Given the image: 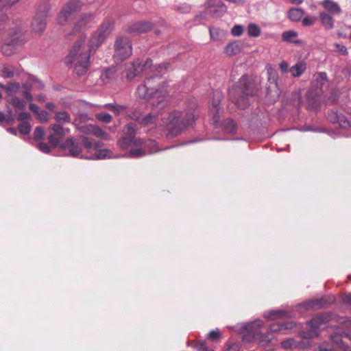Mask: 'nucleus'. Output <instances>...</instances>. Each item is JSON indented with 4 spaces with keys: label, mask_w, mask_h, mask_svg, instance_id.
Instances as JSON below:
<instances>
[{
    "label": "nucleus",
    "mask_w": 351,
    "mask_h": 351,
    "mask_svg": "<svg viewBox=\"0 0 351 351\" xmlns=\"http://www.w3.org/2000/svg\"><path fill=\"white\" fill-rule=\"evenodd\" d=\"M31 118V115L29 113L27 112H23L19 114L17 117V120L19 121H24V120H28Z\"/></svg>",
    "instance_id": "0e129e2a"
},
{
    "label": "nucleus",
    "mask_w": 351,
    "mask_h": 351,
    "mask_svg": "<svg viewBox=\"0 0 351 351\" xmlns=\"http://www.w3.org/2000/svg\"><path fill=\"white\" fill-rule=\"evenodd\" d=\"M335 46L341 55H346L348 53L347 48L345 46L339 44H335Z\"/></svg>",
    "instance_id": "69168bd1"
},
{
    "label": "nucleus",
    "mask_w": 351,
    "mask_h": 351,
    "mask_svg": "<svg viewBox=\"0 0 351 351\" xmlns=\"http://www.w3.org/2000/svg\"><path fill=\"white\" fill-rule=\"evenodd\" d=\"M124 136L119 141V145L122 149L138 147L142 144V140L136 138V129L133 123H128L123 130Z\"/></svg>",
    "instance_id": "1a4fd4ad"
},
{
    "label": "nucleus",
    "mask_w": 351,
    "mask_h": 351,
    "mask_svg": "<svg viewBox=\"0 0 351 351\" xmlns=\"http://www.w3.org/2000/svg\"><path fill=\"white\" fill-rule=\"evenodd\" d=\"M223 95L220 91H215L213 93V100L212 102V108L210 111L213 112V121L217 125L219 121V104L222 100Z\"/></svg>",
    "instance_id": "a211bd4d"
},
{
    "label": "nucleus",
    "mask_w": 351,
    "mask_h": 351,
    "mask_svg": "<svg viewBox=\"0 0 351 351\" xmlns=\"http://www.w3.org/2000/svg\"><path fill=\"white\" fill-rule=\"evenodd\" d=\"M95 16L93 14H86L82 16L81 19L74 25L73 33L80 32L86 27H90L94 23Z\"/></svg>",
    "instance_id": "f3484780"
},
{
    "label": "nucleus",
    "mask_w": 351,
    "mask_h": 351,
    "mask_svg": "<svg viewBox=\"0 0 351 351\" xmlns=\"http://www.w3.org/2000/svg\"><path fill=\"white\" fill-rule=\"evenodd\" d=\"M49 134L48 136L51 147H56L60 140L65 136L66 133L62 125L59 124H51L49 128Z\"/></svg>",
    "instance_id": "ddd939ff"
},
{
    "label": "nucleus",
    "mask_w": 351,
    "mask_h": 351,
    "mask_svg": "<svg viewBox=\"0 0 351 351\" xmlns=\"http://www.w3.org/2000/svg\"><path fill=\"white\" fill-rule=\"evenodd\" d=\"M49 10V7L45 5L43 10L40 9L36 12L31 25L34 32L40 34L45 30Z\"/></svg>",
    "instance_id": "f8f14e48"
},
{
    "label": "nucleus",
    "mask_w": 351,
    "mask_h": 351,
    "mask_svg": "<svg viewBox=\"0 0 351 351\" xmlns=\"http://www.w3.org/2000/svg\"><path fill=\"white\" fill-rule=\"evenodd\" d=\"M263 324L262 320L257 319L253 322L247 323L244 328L246 330V337L249 336L254 341H258L262 346H265L271 341V337L270 335L262 333L261 326Z\"/></svg>",
    "instance_id": "423d86ee"
},
{
    "label": "nucleus",
    "mask_w": 351,
    "mask_h": 351,
    "mask_svg": "<svg viewBox=\"0 0 351 351\" xmlns=\"http://www.w3.org/2000/svg\"><path fill=\"white\" fill-rule=\"evenodd\" d=\"M196 348L199 351H213L212 349H210L206 346L204 342H199L197 343Z\"/></svg>",
    "instance_id": "e2e57ef3"
},
{
    "label": "nucleus",
    "mask_w": 351,
    "mask_h": 351,
    "mask_svg": "<svg viewBox=\"0 0 351 351\" xmlns=\"http://www.w3.org/2000/svg\"><path fill=\"white\" fill-rule=\"evenodd\" d=\"M22 95L23 96V97L27 100V101H32L33 99V97L30 93V90L29 89H27V90H23L22 92Z\"/></svg>",
    "instance_id": "338daca9"
},
{
    "label": "nucleus",
    "mask_w": 351,
    "mask_h": 351,
    "mask_svg": "<svg viewBox=\"0 0 351 351\" xmlns=\"http://www.w3.org/2000/svg\"><path fill=\"white\" fill-rule=\"evenodd\" d=\"M306 69V64L304 61H298L289 69V72L293 77H298L302 75Z\"/></svg>",
    "instance_id": "bb28decb"
},
{
    "label": "nucleus",
    "mask_w": 351,
    "mask_h": 351,
    "mask_svg": "<svg viewBox=\"0 0 351 351\" xmlns=\"http://www.w3.org/2000/svg\"><path fill=\"white\" fill-rule=\"evenodd\" d=\"M54 119L57 122L56 124L62 125L70 123L71 121V117L68 112L62 110L55 112Z\"/></svg>",
    "instance_id": "c85d7f7f"
},
{
    "label": "nucleus",
    "mask_w": 351,
    "mask_h": 351,
    "mask_svg": "<svg viewBox=\"0 0 351 351\" xmlns=\"http://www.w3.org/2000/svg\"><path fill=\"white\" fill-rule=\"evenodd\" d=\"M196 114L194 110L189 109L183 113L173 110L162 118V121L168 128V135L176 136L184 132L195 121Z\"/></svg>",
    "instance_id": "7ed1b4c3"
},
{
    "label": "nucleus",
    "mask_w": 351,
    "mask_h": 351,
    "mask_svg": "<svg viewBox=\"0 0 351 351\" xmlns=\"http://www.w3.org/2000/svg\"><path fill=\"white\" fill-rule=\"evenodd\" d=\"M152 28V24L147 21H139L132 24L129 29L131 32L136 33H146L150 31Z\"/></svg>",
    "instance_id": "4be33fe9"
},
{
    "label": "nucleus",
    "mask_w": 351,
    "mask_h": 351,
    "mask_svg": "<svg viewBox=\"0 0 351 351\" xmlns=\"http://www.w3.org/2000/svg\"><path fill=\"white\" fill-rule=\"evenodd\" d=\"M19 0H0V10L5 7H10Z\"/></svg>",
    "instance_id": "603ef678"
},
{
    "label": "nucleus",
    "mask_w": 351,
    "mask_h": 351,
    "mask_svg": "<svg viewBox=\"0 0 351 351\" xmlns=\"http://www.w3.org/2000/svg\"><path fill=\"white\" fill-rule=\"evenodd\" d=\"M316 18L313 16H306L302 19V24L304 26L313 25L316 21Z\"/></svg>",
    "instance_id": "3c124183"
},
{
    "label": "nucleus",
    "mask_w": 351,
    "mask_h": 351,
    "mask_svg": "<svg viewBox=\"0 0 351 351\" xmlns=\"http://www.w3.org/2000/svg\"><path fill=\"white\" fill-rule=\"evenodd\" d=\"M19 130L23 134H28L31 130V125L27 121L21 122L19 125Z\"/></svg>",
    "instance_id": "a18cd8bd"
},
{
    "label": "nucleus",
    "mask_w": 351,
    "mask_h": 351,
    "mask_svg": "<svg viewBox=\"0 0 351 351\" xmlns=\"http://www.w3.org/2000/svg\"><path fill=\"white\" fill-rule=\"evenodd\" d=\"M92 131H93V134L97 137L103 138L106 140L109 139L108 134L99 128L94 126V129Z\"/></svg>",
    "instance_id": "c03bdc74"
},
{
    "label": "nucleus",
    "mask_w": 351,
    "mask_h": 351,
    "mask_svg": "<svg viewBox=\"0 0 351 351\" xmlns=\"http://www.w3.org/2000/svg\"><path fill=\"white\" fill-rule=\"evenodd\" d=\"M293 315L291 312L282 310H274L264 313V317L268 319H275L282 317H291Z\"/></svg>",
    "instance_id": "5701e85b"
},
{
    "label": "nucleus",
    "mask_w": 351,
    "mask_h": 351,
    "mask_svg": "<svg viewBox=\"0 0 351 351\" xmlns=\"http://www.w3.org/2000/svg\"><path fill=\"white\" fill-rule=\"evenodd\" d=\"M96 152L93 156H89L87 158L89 160H102L106 158H112V153L108 149H96Z\"/></svg>",
    "instance_id": "c756f323"
},
{
    "label": "nucleus",
    "mask_w": 351,
    "mask_h": 351,
    "mask_svg": "<svg viewBox=\"0 0 351 351\" xmlns=\"http://www.w3.org/2000/svg\"><path fill=\"white\" fill-rule=\"evenodd\" d=\"M221 337V334L218 329L213 330L208 333V339L211 341H217Z\"/></svg>",
    "instance_id": "864d4df0"
},
{
    "label": "nucleus",
    "mask_w": 351,
    "mask_h": 351,
    "mask_svg": "<svg viewBox=\"0 0 351 351\" xmlns=\"http://www.w3.org/2000/svg\"><path fill=\"white\" fill-rule=\"evenodd\" d=\"M82 3L79 0L69 1L60 10L57 20L58 24L65 25L72 20L75 14L82 8Z\"/></svg>",
    "instance_id": "0eeeda50"
},
{
    "label": "nucleus",
    "mask_w": 351,
    "mask_h": 351,
    "mask_svg": "<svg viewBox=\"0 0 351 351\" xmlns=\"http://www.w3.org/2000/svg\"><path fill=\"white\" fill-rule=\"evenodd\" d=\"M320 5L324 8L325 12L332 16H339L342 13L339 5L333 0H324L320 3Z\"/></svg>",
    "instance_id": "aec40b11"
},
{
    "label": "nucleus",
    "mask_w": 351,
    "mask_h": 351,
    "mask_svg": "<svg viewBox=\"0 0 351 351\" xmlns=\"http://www.w3.org/2000/svg\"><path fill=\"white\" fill-rule=\"evenodd\" d=\"M7 112L8 117L6 119L4 113L0 111V121H3L6 119L8 123L12 124L13 121L15 120L16 115L14 113L13 110L10 108H8Z\"/></svg>",
    "instance_id": "58836bf2"
},
{
    "label": "nucleus",
    "mask_w": 351,
    "mask_h": 351,
    "mask_svg": "<svg viewBox=\"0 0 351 351\" xmlns=\"http://www.w3.org/2000/svg\"><path fill=\"white\" fill-rule=\"evenodd\" d=\"M37 148L45 154L50 152V147L45 143H40L37 145Z\"/></svg>",
    "instance_id": "5fc2aeb1"
},
{
    "label": "nucleus",
    "mask_w": 351,
    "mask_h": 351,
    "mask_svg": "<svg viewBox=\"0 0 351 351\" xmlns=\"http://www.w3.org/2000/svg\"><path fill=\"white\" fill-rule=\"evenodd\" d=\"M239 344L237 343H228L227 344L226 351H239Z\"/></svg>",
    "instance_id": "6e6d98bb"
},
{
    "label": "nucleus",
    "mask_w": 351,
    "mask_h": 351,
    "mask_svg": "<svg viewBox=\"0 0 351 351\" xmlns=\"http://www.w3.org/2000/svg\"><path fill=\"white\" fill-rule=\"evenodd\" d=\"M334 301L335 299L333 296H324L321 298L306 301L301 306L306 310L319 309L324 307L326 304L332 303Z\"/></svg>",
    "instance_id": "4468645a"
},
{
    "label": "nucleus",
    "mask_w": 351,
    "mask_h": 351,
    "mask_svg": "<svg viewBox=\"0 0 351 351\" xmlns=\"http://www.w3.org/2000/svg\"><path fill=\"white\" fill-rule=\"evenodd\" d=\"M243 32V27L241 25H236L231 29V33L234 36H240Z\"/></svg>",
    "instance_id": "8fccbe9b"
},
{
    "label": "nucleus",
    "mask_w": 351,
    "mask_h": 351,
    "mask_svg": "<svg viewBox=\"0 0 351 351\" xmlns=\"http://www.w3.org/2000/svg\"><path fill=\"white\" fill-rule=\"evenodd\" d=\"M113 28V21L108 19H106L92 36L89 41L88 49H85V38H82L75 43L66 58V63L67 65H73L74 71L77 75H83L87 72L90 54L104 42Z\"/></svg>",
    "instance_id": "f03ea898"
},
{
    "label": "nucleus",
    "mask_w": 351,
    "mask_h": 351,
    "mask_svg": "<svg viewBox=\"0 0 351 351\" xmlns=\"http://www.w3.org/2000/svg\"><path fill=\"white\" fill-rule=\"evenodd\" d=\"M328 321V316L321 314L313 317L308 322V328L302 332V336L305 339H311L317 337L319 334V330L322 328Z\"/></svg>",
    "instance_id": "9d476101"
},
{
    "label": "nucleus",
    "mask_w": 351,
    "mask_h": 351,
    "mask_svg": "<svg viewBox=\"0 0 351 351\" xmlns=\"http://www.w3.org/2000/svg\"><path fill=\"white\" fill-rule=\"evenodd\" d=\"M1 88L5 89L8 92L9 95H10L12 93H16L19 90L20 86L19 83H10L5 86L1 84Z\"/></svg>",
    "instance_id": "79ce46f5"
},
{
    "label": "nucleus",
    "mask_w": 351,
    "mask_h": 351,
    "mask_svg": "<svg viewBox=\"0 0 351 351\" xmlns=\"http://www.w3.org/2000/svg\"><path fill=\"white\" fill-rule=\"evenodd\" d=\"M25 38L21 27L14 28L10 34V40L1 47L2 53L5 56H11L15 53L19 47L25 42Z\"/></svg>",
    "instance_id": "39448f33"
},
{
    "label": "nucleus",
    "mask_w": 351,
    "mask_h": 351,
    "mask_svg": "<svg viewBox=\"0 0 351 351\" xmlns=\"http://www.w3.org/2000/svg\"><path fill=\"white\" fill-rule=\"evenodd\" d=\"M114 75V70L113 69L108 68V69H106V70H104L101 73V74L100 75V79L101 80V81L104 83H108V81L112 77H113Z\"/></svg>",
    "instance_id": "ea45409f"
},
{
    "label": "nucleus",
    "mask_w": 351,
    "mask_h": 351,
    "mask_svg": "<svg viewBox=\"0 0 351 351\" xmlns=\"http://www.w3.org/2000/svg\"><path fill=\"white\" fill-rule=\"evenodd\" d=\"M19 74L18 69L12 64L3 63L0 64V77L5 79L12 78Z\"/></svg>",
    "instance_id": "412c9836"
},
{
    "label": "nucleus",
    "mask_w": 351,
    "mask_h": 351,
    "mask_svg": "<svg viewBox=\"0 0 351 351\" xmlns=\"http://www.w3.org/2000/svg\"><path fill=\"white\" fill-rule=\"evenodd\" d=\"M156 120L157 116L156 114H154L153 113H149L148 114L143 116L141 117L140 123L143 124L145 125H155Z\"/></svg>",
    "instance_id": "e433bc0d"
},
{
    "label": "nucleus",
    "mask_w": 351,
    "mask_h": 351,
    "mask_svg": "<svg viewBox=\"0 0 351 351\" xmlns=\"http://www.w3.org/2000/svg\"><path fill=\"white\" fill-rule=\"evenodd\" d=\"M45 135L44 128L41 126H37L34 132V138L35 140L38 141L43 139Z\"/></svg>",
    "instance_id": "49530a36"
},
{
    "label": "nucleus",
    "mask_w": 351,
    "mask_h": 351,
    "mask_svg": "<svg viewBox=\"0 0 351 351\" xmlns=\"http://www.w3.org/2000/svg\"><path fill=\"white\" fill-rule=\"evenodd\" d=\"M167 64H160L157 67L153 66L152 60L147 59L143 63L138 60L126 65V77L132 80L142 72L156 71L154 76L147 77L144 83L138 86L136 94L141 99H155L158 102V108L160 110L164 106L165 97L169 94L166 88V83L156 86V80H159L162 70L167 69Z\"/></svg>",
    "instance_id": "f257e3e1"
},
{
    "label": "nucleus",
    "mask_w": 351,
    "mask_h": 351,
    "mask_svg": "<svg viewBox=\"0 0 351 351\" xmlns=\"http://www.w3.org/2000/svg\"><path fill=\"white\" fill-rule=\"evenodd\" d=\"M343 337H347V335L342 329L338 328L336 329L334 334L330 335V339L335 346L344 348L345 346L343 341Z\"/></svg>",
    "instance_id": "b1692460"
},
{
    "label": "nucleus",
    "mask_w": 351,
    "mask_h": 351,
    "mask_svg": "<svg viewBox=\"0 0 351 351\" xmlns=\"http://www.w3.org/2000/svg\"><path fill=\"white\" fill-rule=\"evenodd\" d=\"M114 58L116 61H122L129 58L132 53V43L126 36H119L114 43Z\"/></svg>",
    "instance_id": "6e6552de"
},
{
    "label": "nucleus",
    "mask_w": 351,
    "mask_h": 351,
    "mask_svg": "<svg viewBox=\"0 0 351 351\" xmlns=\"http://www.w3.org/2000/svg\"><path fill=\"white\" fill-rule=\"evenodd\" d=\"M175 9L182 14H185L190 12L191 6L186 3H182L176 5Z\"/></svg>",
    "instance_id": "09e8293b"
},
{
    "label": "nucleus",
    "mask_w": 351,
    "mask_h": 351,
    "mask_svg": "<svg viewBox=\"0 0 351 351\" xmlns=\"http://www.w3.org/2000/svg\"><path fill=\"white\" fill-rule=\"evenodd\" d=\"M261 30L255 23H251L247 26V34L250 37H258L261 35Z\"/></svg>",
    "instance_id": "4c0bfd02"
},
{
    "label": "nucleus",
    "mask_w": 351,
    "mask_h": 351,
    "mask_svg": "<svg viewBox=\"0 0 351 351\" xmlns=\"http://www.w3.org/2000/svg\"><path fill=\"white\" fill-rule=\"evenodd\" d=\"M223 129L227 133H234L237 130V125L232 119H227L223 122Z\"/></svg>",
    "instance_id": "f704fd0d"
},
{
    "label": "nucleus",
    "mask_w": 351,
    "mask_h": 351,
    "mask_svg": "<svg viewBox=\"0 0 351 351\" xmlns=\"http://www.w3.org/2000/svg\"><path fill=\"white\" fill-rule=\"evenodd\" d=\"M36 115L38 121L41 123L47 122L49 120V114L45 110H40Z\"/></svg>",
    "instance_id": "de8ad7c7"
},
{
    "label": "nucleus",
    "mask_w": 351,
    "mask_h": 351,
    "mask_svg": "<svg viewBox=\"0 0 351 351\" xmlns=\"http://www.w3.org/2000/svg\"><path fill=\"white\" fill-rule=\"evenodd\" d=\"M319 18L322 25L326 29H331L335 27L333 16L326 12H321Z\"/></svg>",
    "instance_id": "393cba45"
},
{
    "label": "nucleus",
    "mask_w": 351,
    "mask_h": 351,
    "mask_svg": "<svg viewBox=\"0 0 351 351\" xmlns=\"http://www.w3.org/2000/svg\"><path fill=\"white\" fill-rule=\"evenodd\" d=\"M281 346L286 350H292L296 348L304 349L305 348L304 343L302 341H298L292 338L287 339L282 341Z\"/></svg>",
    "instance_id": "a878e982"
},
{
    "label": "nucleus",
    "mask_w": 351,
    "mask_h": 351,
    "mask_svg": "<svg viewBox=\"0 0 351 351\" xmlns=\"http://www.w3.org/2000/svg\"><path fill=\"white\" fill-rule=\"evenodd\" d=\"M243 44L240 41H234L228 44L225 48V52L228 56L238 54L242 49Z\"/></svg>",
    "instance_id": "cd10ccee"
},
{
    "label": "nucleus",
    "mask_w": 351,
    "mask_h": 351,
    "mask_svg": "<svg viewBox=\"0 0 351 351\" xmlns=\"http://www.w3.org/2000/svg\"><path fill=\"white\" fill-rule=\"evenodd\" d=\"M94 129V125H86V126H83L82 128H80V130L83 132V133H85V134H93V131Z\"/></svg>",
    "instance_id": "bf43d9fd"
},
{
    "label": "nucleus",
    "mask_w": 351,
    "mask_h": 351,
    "mask_svg": "<svg viewBox=\"0 0 351 351\" xmlns=\"http://www.w3.org/2000/svg\"><path fill=\"white\" fill-rule=\"evenodd\" d=\"M292 327H293L292 322H290V323H287V322L279 323V322H278V323H274L273 324H271L269 328H270V330L272 332H277V331H280L284 329L291 328Z\"/></svg>",
    "instance_id": "c9c22d12"
},
{
    "label": "nucleus",
    "mask_w": 351,
    "mask_h": 351,
    "mask_svg": "<svg viewBox=\"0 0 351 351\" xmlns=\"http://www.w3.org/2000/svg\"><path fill=\"white\" fill-rule=\"evenodd\" d=\"M209 12L215 17L222 16L227 11V8L221 0H206Z\"/></svg>",
    "instance_id": "dca6fc26"
},
{
    "label": "nucleus",
    "mask_w": 351,
    "mask_h": 351,
    "mask_svg": "<svg viewBox=\"0 0 351 351\" xmlns=\"http://www.w3.org/2000/svg\"><path fill=\"white\" fill-rule=\"evenodd\" d=\"M81 140L83 146L88 149H96L101 146V143L100 141H96L94 139L86 136H82L81 137Z\"/></svg>",
    "instance_id": "7c9ffc66"
},
{
    "label": "nucleus",
    "mask_w": 351,
    "mask_h": 351,
    "mask_svg": "<svg viewBox=\"0 0 351 351\" xmlns=\"http://www.w3.org/2000/svg\"><path fill=\"white\" fill-rule=\"evenodd\" d=\"M131 119L140 123L143 114L138 111H133L130 115Z\"/></svg>",
    "instance_id": "052dcab7"
},
{
    "label": "nucleus",
    "mask_w": 351,
    "mask_h": 351,
    "mask_svg": "<svg viewBox=\"0 0 351 351\" xmlns=\"http://www.w3.org/2000/svg\"><path fill=\"white\" fill-rule=\"evenodd\" d=\"M313 84L316 86V95L322 93L328 85L327 75L325 72H319L313 76Z\"/></svg>",
    "instance_id": "6ab92c4d"
},
{
    "label": "nucleus",
    "mask_w": 351,
    "mask_h": 351,
    "mask_svg": "<svg viewBox=\"0 0 351 351\" xmlns=\"http://www.w3.org/2000/svg\"><path fill=\"white\" fill-rule=\"evenodd\" d=\"M344 304L351 306V294H348L342 298Z\"/></svg>",
    "instance_id": "774afa93"
},
{
    "label": "nucleus",
    "mask_w": 351,
    "mask_h": 351,
    "mask_svg": "<svg viewBox=\"0 0 351 351\" xmlns=\"http://www.w3.org/2000/svg\"><path fill=\"white\" fill-rule=\"evenodd\" d=\"M339 114V113H338L337 112L332 111L330 113H328V119L332 123H337V121L338 120Z\"/></svg>",
    "instance_id": "13d9d810"
},
{
    "label": "nucleus",
    "mask_w": 351,
    "mask_h": 351,
    "mask_svg": "<svg viewBox=\"0 0 351 351\" xmlns=\"http://www.w3.org/2000/svg\"><path fill=\"white\" fill-rule=\"evenodd\" d=\"M138 146H141V148L131 149L127 156L137 158L145 156L147 153L152 154L158 151L157 143L153 140H148L145 142L142 141V144L138 145Z\"/></svg>",
    "instance_id": "9b49d317"
},
{
    "label": "nucleus",
    "mask_w": 351,
    "mask_h": 351,
    "mask_svg": "<svg viewBox=\"0 0 351 351\" xmlns=\"http://www.w3.org/2000/svg\"><path fill=\"white\" fill-rule=\"evenodd\" d=\"M219 29L215 27H210L209 29L210 38L213 40H217L219 34Z\"/></svg>",
    "instance_id": "4d7b16f0"
},
{
    "label": "nucleus",
    "mask_w": 351,
    "mask_h": 351,
    "mask_svg": "<svg viewBox=\"0 0 351 351\" xmlns=\"http://www.w3.org/2000/svg\"><path fill=\"white\" fill-rule=\"evenodd\" d=\"M60 147L62 150L68 151L66 155L71 157H77L82 152L81 147L73 138H67L60 144Z\"/></svg>",
    "instance_id": "2eb2a0df"
},
{
    "label": "nucleus",
    "mask_w": 351,
    "mask_h": 351,
    "mask_svg": "<svg viewBox=\"0 0 351 351\" xmlns=\"http://www.w3.org/2000/svg\"><path fill=\"white\" fill-rule=\"evenodd\" d=\"M125 108L126 107L125 106L115 105V106H112V111H113L116 114L119 115L122 112H123Z\"/></svg>",
    "instance_id": "680f3d73"
},
{
    "label": "nucleus",
    "mask_w": 351,
    "mask_h": 351,
    "mask_svg": "<svg viewBox=\"0 0 351 351\" xmlns=\"http://www.w3.org/2000/svg\"><path fill=\"white\" fill-rule=\"evenodd\" d=\"M304 12L301 8H291L288 12V17L292 21H299Z\"/></svg>",
    "instance_id": "473e14b6"
},
{
    "label": "nucleus",
    "mask_w": 351,
    "mask_h": 351,
    "mask_svg": "<svg viewBox=\"0 0 351 351\" xmlns=\"http://www.w3.org/2000/svg\"><path fill=\"white\" fill-rule=\"evenodd\" d=\"M257 93L256 85L247 75H243L238 82L237 88L230 90L232 101L241 109L249 106V97Z\"/></svg>",
    "instance_id": "20e7f679"
},
{
    "label": "nucleus",
    "mask_w": 351,
    "mask_h": 351,
    "mask_svg": "<svg viewBox=\"0 0 351 351\" xmlns=\"http://www.w3.org/2000/svg\"><path fill=\"white\" fill-rule=\"evenodd\" d=\"M7 102L18 110H23L26 106V102L23 99L16 96L7 98Z\"/></svg>",
    "instance_id": "2f4dec72"
},
{
    "label": "nucleus",
    "mask_w": 351,
    "mask_h": 351,
    "mask_svg": "<svg viewBox=\"0 0 351 351\" xmlns=\"http://www.w3.org/2000/svg\"><path fill=\"white\" fill-rule=\"evenodd\" d=\"M337 123H339V126L341 128H348L351 127L350 122L348 120V119L342 114L339 113L338 117V120L337 121Z\"/></svg>",
    "instance_id": "37998d69"
},
{
    "label": "nucleus",
    "mask_w": 351,
    "mask_h": 351,
    "mask_svg": "<svg viewBox=\"0 0 351 351\" xmlns=\"http://www.w3.org/2000/svg\"><path fill=\"white\" fill-rule=\"evenodd\" d=\"M298 36V33L294 31H287L282 34V40L287 43H297L299 44L301 42L298 40H294L293 38Z\"/></svg>",
    "instance_id": "72a5a7b5"
},
{
    "label": "nucleus",
    "mask_w": 351,
    "mask_h": 351,
    "mask_svg": "<svg viewBox=\"0 0 351 351\" xmlns=\"http://www.w3.org/2000/svg\"><path fill=\"white\" fill-rule=\"evenodd\" d=\"M97 119L101 122L108 123H110L112 117L107 112H99L95 114Z\"/></svg>",
    "instance_id": "a19ab883"
}]
</instances>
